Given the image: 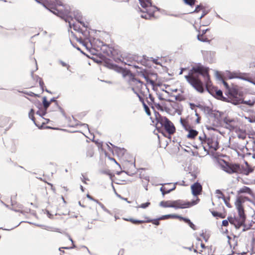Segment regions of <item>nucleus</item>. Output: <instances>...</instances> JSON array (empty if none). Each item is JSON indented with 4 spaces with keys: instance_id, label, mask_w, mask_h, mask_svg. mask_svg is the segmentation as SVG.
<instances>
[{
    "instance_id": "obj_1",
    "label": "nucleus",
    "mask_w": 255,
    "mask_h": 255,
    "mask_svg": "<svg viewBox=\"0 0 255 255\" xmlns=\"http://www.w3.org/2000/svg\"><path fill=\"white\" fill-rule=\"evenodd\" d=\"M200 75L204 78V82L208 91L214 96L218 88L212 85L209 74L208 68L202 66L193 67L189 72L185 78L188 82L198 92L203 93L204 91V84L199 78Z\"/></svg>"
},
{
    "instance_id": "obj_2",
    "label": "nucleus",
    "mask_w": 255,
    "mask_h": 255,
    "mask_svg": "<svg viewBox=\"0 0 255 255\" xmlns=\"http://www.w3.org/2000/svg\"><path fill=\"white\" fill-rule=\"evenodd\" d=\"M146 113L150 121V125L155 126L158 131L164 129L169 136L175 132V127L173 124L166 117L161 116L159 113Z\"/></svg>"
},
{
    "instance_id": "obj_3",
    "label": "nucleus",
    "mask_w": 255,
    "mask_h": 255,
    "mask_svg": "<svg viewBox=\"0 0 255 255\" xmlns=\"http://www.w3.org/2000/svg\"><path fill=\"white\" fill-rule=\"evenodd\" d=\"M199 201V199L197 198L196 200H193L190 202H185L181 200L174 201H162L160 202L159 205L164 208H173L177 209H184L189 208L192 206L195 205Z\"/></svg>"
},
{
    "instance_id": "obj_4",
    "label": "nucleus",
    "mask_w": 255,
    "mask_h": 255,
    "mask_svg": "<svg viewBox=\"0 0 255 255\" xmlns=\"http://www.w3.org/2000/svg\"><path fill=\"white\" fill-rule=\"evenodd\" d=\"M149 100L147 101L148 105L154 111L158 110L169 112L171 110L170 108L173 107V105L175 104L171 101L162 99L160 100L159 102L156 103L150 95H149Z\"/></svg>"
},
{
    "instance_id": "obj_5",
    "label": "nucleus",
    "mask_w": 255,
    "mask_h": 255,
    "mask_svg": "<svg viewBox=\"0 0 255 255\" xmlns=\"http://www.w3.org/2000/svg\"><path fill=\"white\" fill-rule=\"evenodd\" d=\"M140 4L144 9L142 17L145 19L154 17V13L158 11V8L151 3V0H139Z\"/></svg>"
},
{
    "instance_id": "obj_6",
    "label": "nucleus",
    "mask_w": 255,
    "mask_h": 255,
    "mask_svg": "<svg viewBox=\"0 0 255 255\" xmlns=\"http://www.w3.org/2000/svg\"><path fill=\"white\" fill-rule=\"evenodd\" d=\"M45 114L46 113H29V117L37 127L41 128L48 122V120L44 117Z\"/></svg>"
},
{
    "instance_id": "obj_7",
    "label": "nucleus",
    "mask_w": 255,
    "mask_h": 255,
    "mask_svg": "<svg viewBox=\"0 0 255 255\" xmlns=\"http://www.w3.org/2000/svg\"><path fill=\"white\" fill-rule=\"evenodd\" d=\"M49 2L53 6L51 8L53 10H51L54 14L57 15L62 18H64V12L62 8H59V7H63L62 2L59 0H45V3Z\"/></svg>"
},
{
    "instance_id": "obj_8",
    "label": "nucleus",
    "mask_w": 255,
    "mask_h": 255,
    "mask_svg": "<svg viewBox=\"0 0 255 255\" xmlns=\"http://www.w3.org/2000/svg\"><path fill=\"white\" fill-rule=\"evenodd\" d=\"M223 113H207V116L209 120L212 122L213 126H218L221 125L223 121L224 122V118H222Z\"/></svg>"
},
{
    "instance_id": "obj_9",
    "label": "nucleus",
    "mask_w": 255,
    "mask_h": 255,
    "mask_svg": "<svg viewBox=\"0 0 255 255\" xmlns=\"http://www.w3.org/2000/svg\"><path fill=\"white\" fill-rule=\"evenodd\" d=\"M244 202V200L241 197H239L237 198L236 202L235 205L237 209L239 219V220H241L245 222L246 221V215L244 212V207L242 205L243 203Z\"/></svg>"
},
{
    "instance_id": "obj_10",
    "label": "nucleus",
    "mask_w": 255,
    "mask_h": 255,
    "mask_svg": "<svg viewBox=\"0 0 255 255\" xmlns=\"http://www.w3.org/2000/svg\"><path fill=\"white\" fill-rule=\"evenodd\" d=\"M229 100L230 102L234 105H238L243 103V100L240 95H239L236 90H231L229 93Z\"/></svg>"
},
{
    "instance_id": "obj_11",
    "label": "nucleus",
    "mask_w": 255,
    "mask_h": 255,
    "mask_svg": "<svg viewBox=\"0 0 255 255\" xmlns=\"http://www.w3.org/2000/svg\"><path fill=\"white\" fill-rule=\"evenodd\" d=\"M191 189L192 194L194 196H197L201 194L202 186L199 182H196L191 186Z\"/></svg>"
},
{
    "instance_id": "obj_12",
    "label": "nucleus",
    "mask_w": 255,
    "mask_h": 255,
    "mask_svg": "<svg viewBox=\"0 0 255 255\" xmlns=\"http://www.w3.org/2000/svg\"><path fill=\"white\" fill-rule=\"evenodd\" d=\"M209 29L203 30L201 33H199L197 36L198 39L202 42H210L212 37L208 34L207 32H209Z\"/></svg>"
},
{
    "instance_id": "obj_13",
    "label": "nucleus",
    "mask_w": 255,
    "mask_h": 255,
    "mask_svg": "<svg viewBox=\"0 0 255 255\" xmlns=\"http://www.w3.org/2000/svg\"><path fill=\"white\" fill-rule=\"evenodd\" d=\"M190 121L191 120H190V117L189 115H188L186 118H181L180 119V123L181 125L184 128L185 130L187 131L191 128V127L189 124Z\"/></svg>"
},
{
    "instance_id": "obj_14",
    "label": "nucleus",
    "mask_w": 255,
    "mask_h": 255,
    "mask_svg": "<svg viewBox=\"0 0 255 255\" xmlns=\"http://www.w3.org/2000/svg\"><path fill=\"white\" fill-rule=\"evenodd\" d=\"M200 11H203V13L201 15L200 18H202L204 15H205L207 13H208V11L206 10L205 9V7L203 5H202V4H200V5H197L196 7V8H195V9L194 10V12H198Z\"/></svg>"
},
{
    "instance_id": "obj_15",
    "label": "nucleus",
    "mask_w": 255,
    "mask_h": 255,
    "mask_svg": "<svg viewBox=\"0 0 255 255\" xmlns=\"http://www.w3.org/2000/svg\"><path fill=\"white\" fill-rule=\"evenodd\" d=\"M213 96L219 100H221L224 101H227V98L223 97L222 91L218 89L215 93V94Z\"/></svg>"
},
{
    "instance_id": "obj_16",
    "label": "nucleus",
    "mask_w": 255,
    "mask_h": 255,
    "mask_svg": "<svg viewBox=\"0 0 255 255\" xmlns=\"http://www.w3.org/2000/svg\"><path fill=\"white\" fill-rule=\"evenodd\" d=\"M177 184V182H176L175 183L174 186L173 187V188L169 189H167L165 187H161L160 189V190L161 192L162 195L164 196L165 195V194H168V193H170V192L174 190L176 188L175 185Z\"/></svg>"
},
{
    "instance_id": "obj_17",
    "label": "nucleus",
    "mask_w": 255,
    "mask_h": 255,
    "mask_svg": "<svg viewBox=\"0 0 255 255\" xmlns=\"http://www.w3.org/2000/svg\"><path fill=\"white\" fill-rule=\"evenodd\" d=\"M188 134L187 135V137L188 138L194 139L198 134V132L195 130L193 129L192 128L189 130Z\"/></svg>"
},
{
    "instance_id": "obj_18",
    "label": "nucleus",
    "mask_w": 255,
    "mask_h": 255,
    "mask_svg": "<svg viewBox=\"0 0 255 255\" xmlns=\"http://www.w3.org/2000/svg\"><path fill=\"white\" fill-rule=\"evenodd\" d=\"M52 102H56V100L54 99H51L50 101H48L45 97H43L42 98V103L43 108L45 110H46L49 107V105L51 104Z\"/></svg>"
},
{
    "instance_id": "obj_19",
    "label": "nucleus",
    "mask_w": 255,
    "mask_h": 255,
    "mask_svg": "<svg viewBox=\"0 0 255 255\" xmlns=\"http://www.w3.org/2000/svg\"><path fill=\"white\" fill-rule=\"evenodd\" d=\"M224 121H227L228 123H231L233 125L237 126V129L238 128V120L236 119H231L229 117H225L224 118Z\"/></svg>"
},
{
    "instance_id": "obj_20",
    "label": "nucleus",
    "mask_w": 255,
    "mask_h": 255,
    "mask_svg": "<svg viewBox=\"0 0 255 255\" xmlns=\"http://www.w3.org/2000/svg\"><path fill=\"white\" fill-rule=\"evenodd\" d=\"M110 144L114 147V148L115 149L116 152H117L118 154H121L122 155H123L126 150L124 148H121L118 146H116L113 144H112L110 142Z\"/></svg>"
},
{
    "instance_id": "obj_21",
    "label": "nucleus",
    "mask_w": 255,
    "mask_h": 255,
    "mask_svg": "<svg viewBox=\"0 0 255 255\" xmlns=\"http://www.w3.org/2000/svg\"><path fill=\"white\" fill-rule=\"evenodd\" d=\"M65 236L67 237L68 241H69V242L71 243V245H72V246L65 247V250L71 249L76 248V246L74 244L73 241L72 239V238L70 237V236L68 234H67L65 233Z\"/></svg>"
},
{
    "instance_id": "obj_22",
    "label": "nucleus",
    "mask_w": 255,
    "mask_h": 255,
    "mask_svg": "<svg viewBox=\"0 0 255 255\" xmlns=\"http://www.w3.org/2000/svg\"><path fill=\"white\" fill-rule=\"evenodd\" d=\"M239 193H247L249 194H252V191L250 188L247 186H244L243 188H241L240 190L238 191Z\"/></svg>"
},
{
    "instance_id": "obj_23",
    "label": "nucleus",
    "mask_w": 255,
    "mask_h": 255,
    "mask_svg": "<svg viewBox=\"0 0 255 255\" xmlns=\"http://www.w3.org/2000/svg\"><path fill=\"white\" fill-rule=\"evenodd\" d=\"M163 220V219H160V217L157 219H148L145 222L146 223H152L153 224L158 226L160 224L159 220Z\"/></svg>"
},
{
    "instance_id": "obj_24",
    "label": "nucleus",
    "mask_w": 255,
    "mask_h": 255,
    "mask_svg": "<svg viewBox=\"0 0 255 255\" xmlns=\"http://www.w3.org/2000/svg\"><path fill=\"white\" fill-rule=\"evenodd\" d=\"M224 122L226 124V126L225 128L227 129H229L230 131H233L234 130H237V126L233 125L231 123H228L227 121H224Z\"/></svg>"
},
{
    "instance_id": "obj_25",
    "label": "nucleus",
    "mask_w": 255,
    "mask_h": 255,
    "mask_svg": "<svg viewBox=\"0 0 255 255\" xmlns=\"http://www.w3.org/2000/svg\"><path fill=\"white\" fill-rule=\"evenodd\" d=\"M190 117V120L192 121V119L194 118H196V120H195V122L197 123V124H199L200 123V117L198 114V113H195L194 114H193V113L191 114V115H189Z\"/></svg>"
},
{
    "instance_id": "obj_26",
    "label": "nucleus",
    "mask_w": 255,
    "mask_h": 255,
    "mask_svg": "<svg viewBox=\"0 0 255 255\" xmlns=\"http://www.w3.org/2000/svg\"><path fill=\"white\" fill-rule=\"evenodd\" d=\"M210 149H213L215 151H216L219 148V142L217 140L215 139L213 141L212 144L209 148Z\"/></svg>"
},
{
    "instance_id": "obj_27",
    "label": "nucleus",
    "mask_w": 255,
    "mask_h": 255,
    "mask_svg": "<svg viewBox=\"0 0 255 255\" xmlns=\"http://www.w3.org/2000/svg\"><path fill=\"white\" fill-rule=\"evenodd\" d=\"M215 138H214L206 137L204 144H207L209 148H210Z\"/></svg>"
},
{
    "instance_id": "obj_28",
    "label": "nucleus",
    "mask_w": 255,
    "mask_h": 255,
    "mask_svg": "<svg viewBox=\"0 0 255 255\" xmlns=\"http://www.w3.org/2000/svg\"><path fill=\"white\" fill-rule=\"evenodd\" d=\"M234 226L236 229H239L241 226L246 227L245 222L241 220H238Z\"/></svg>"
},
{
    "instance_id": "obj_29",
    "label": "nucleus",
    "mask_w": 255,
    "mask_h": 255,
    "mask_svg": "<svg viewBox=\"0 0 255 255\" xmlns=\"http://www.w3.org/2000/svg\"><path fill=\"white\" fill-rule=\"evenodd\" d=\"M221 198L223 200L224 203L225 204L227 207H228V208H231L232 207L229 203L230 197L225 198V196H223L221 197ZM218 198H220V197H219Z\"/></svg>"
},
{
    "instance_id": "obj_30",
    "label": "nucleus",
    "mask_w": 255,
    "mask_h": 255,
    "mask_svg": "<svg viewBox=\"0 0 255 255\" xmlns=\"http://www.w3.org/2000/svg\"><path fill=\"white\" fill-rule=\"evenodd\" d=\"M224 170H225V171H226V172H227L229 174L234 173L236 172V170L235 167H231L230 166H228L227 168L226 169H224Z\"/></svg>"
},
{
    "instance_id": "obj_31",
    "label": "nucleus",
    "mask_w": 255,
    "mask_h": 255,
    "mask_svg": "<svg viewBox=\"0 0 255 255\" xmlns=\"http://www.w3.org/2000/svg\"><path fill=\"white\" fill-rule=\"evenodd\" d=\"M65 21L66 22H68L69 23V26L70 27V28H71L72 27L73 28V29L75 30H77V27H76V25L74 24V23H72L71 21H69V18L68 16H67L66 17H65Z\"/></svg>"
},
{
    "instance_id": "obj_32",
    "label": "nucleus",
    "mask_w": 255,
    "mask_h": 255,
    "mask_svg": "<svg viewBox=\"0 0 255 255\" xmlns=\"http://www.w3.org/2000/svg\"><path fill=\"white\" fill-rule=\"evenodd\" d=\"M190 107L192 110H195V112L197 110L196 108H198L200 110H203V107L202 106L199 105H195L193 104H190Z\"/></svg>"
},
{
    "instance_id": "obj_33",
    "label": "nucleus",
    "mask_w": 255,
    "mask_h": 255,
    "mask_svg": "<svg viewBox=\"0 0 255 255\" xmlns=\"http://www.w3.org/2000/svg\"><path fill=\"white\" fill-rule=\"evenodd\" d=\"M176 216L175 214H168L162 215L160 217V219H163V220L167 219L168 218H175Z\"/></svg>"
},
{
    "instance_id": "obj_34",
    "label": "nucleus",
    "mask_w": 255,
    "mask_h": 255,
    "mask_svg": "<svg viewBox=\"0 0 255 255\" xmlns=\"http://www.w3.org/2000/svg\"><path fill=\"white\" fill-rule=\"evenodd\" d=\"M127 220L129 221L133 224H140V223H144L145 222L143 220H135V219H133L132 218H130L129 219H127Z\"/></svg>"
},
{
    "instance_id": "obj_35",
    "label": "nucleus",
    "mask_w": 255,
    "mask_h": 255,
    "mask_svg": "<svg viewBox=\"0 0 255 255\" xmlns=\"http://www.w3.org/2000/svg\"><path fill=\"white\" fill-rule=\"evenodd\" d=\"M185 3L189 5L190 6H193L195 4L196 0H183Z\"/></svg>"
},
{
    "instance_id": "obj_36",
    "label": "nucleus",
    "mask_w": 255,
    "mask_h": 255,
    "mask_svg": "<svg viewBox=\"0 0 255 255\" xmlns=\"http://www.w3.org/2000/svg\"><path fill=\"white\" fill-rule=\"evenodd\" d=\"M246 164H247V165L248 166L247 168L245 170V174L246 175H248L250 173H251L253 172V169L252 168V167H250L249 166V164L248 163L246 162Z\"/></svg>"
},
{
    "instance_id": "obj_37",
    "label": "nucleus",
    "mask_w": 255,
    "mask_h": 255,
    "mask_svg": "<svg viewBox=\"0 0 255 255\" xmlns=\"http://www.w3.org/2000/svg\"><path fill=\"white\" fill-rule=\"evenodd\" d=\"M145 78L147 84H149L152 86H154L155 85V82L153 80L150 79L148 76L145 77Z\"/></svg>"
},
{
    "instance_id": "obj_38",
    "label": "nucleus",
    "mask_w": 255,
    "mask_h": 255,
    "mask_svg": "<svg viewBox=\"0 0 255 255\" xmlns=\"http://www.w3.org/2000/svg\"><path fill=\"white\" fill-rule=\"evenodd\" d=\"M46 229L48 231H50L57 232H60V230H61L58 228H54V227H47V228H46Z\"/></svg>"
},
{
    "instance_id": "obj_39",
    "label": "nucleus",
    "mask_w": 255,
    "mask_h": 255,
    "mask_svg": "<svg viewBox=\"0 0 255 255\" xmlns=\"http://www.w3.org/2000/svg\"><path fill=\"white\" fill-rule=\"evenodd\" d=\"M206 137H207V136L206 135V134L204 133L203 134V136H200L199 137V139L200 140L202 144H204Z\"/></svg>"
},
{
    "instance_id": "obj_40",
    "label": "nucleus",
    "mask_w": 255,
    "mask_h": 255,
    "mask_svg": "<svg viewBox=\"0 0 255 255\" xmlns=\"http://www.w3.org/2000/svg\"><path fill=\"white\" fill-rule=\"evenodd\" d=\"M150 204V203L149 202H147L145 203H142L139 206V208H143V209H145L147 207H148Z\"/></svg>"
},
{
    "instance_id": "obj_41",
    "label": "nucleus",
    "mask_w": 255,
    "mask_h": 255,
    "mask_svg": "<svg viewBox=\"0 0 255 255\" xmlns=\"http://www.w3.org/2000/svg\"><path fill=\"white\" fill-rule=\"evenodd\" d=\"M188 225L193 230H196V228L195 225L191 221H190L189 222V223H188Z\"/></svg>"
},
{
    "instance_id": "obj_42",
    "label": "nucleus",
    "mask_w": 255,
    "mask_h": 255,
    "mask_svg": "<svg viewBox=\"0 0 255 255\" xmlns=\"http://www.w3.org/2000/svg\"><path fill=\"white\" fill-rule=\"evenodd\" d=\"M96 202L100 206V207L105 211H107L108 210L106 209V208L105 207V206L101 203V202H99L98 200H96Z\"/></svg>"
},
{
    "instance_id": "obj_43",
    "label": "nucleus",
    "mask_w": 255,
    "mask_h": 255,
    "mask_svg": "<svg viewBox=\"0 0 255 255\" xmlns=\"http://www.w3.org/2000/svg\"><path fill=\"white\" fill-rule=\"evenodd\" d=\"M81 179L82 181L85 184H87V182H86L87 180H88V181L89 180V179L88 178L85 177L83 174H82V176L81 177Z\"/></svg>"
},
{
    "instance_id": "obj_44",
    "label": "nucleus",
    "mask_w": 255,
    "mask_h": 255,
    "mask_svg": "<svg viewBox=\"0 0 255 255\" xmlns=\"http://www.w3.org/2000/svg\"><path fill=\"white\" fill-rule=\"evenodd\" d=\"M238 220H239L238 219H237L236 218H233V219L231 221V222L230 223L231 224L235 226L236 225V223L238 222Z\"/></svg>"
},
{
    "instance_id": "obj_45",
    "label": "nucleus",
    "mask_w": 255,
    "mask_h": 255,
    "mask_svg": "<svg viewBox=\"0 0 255 255\" xmlns=\"http://www.w3.org/2000/svg\"><path fill=\"white\" fill-rule=\"evenodd\" d=\"M229 225L228 220H224L222 221V225L224 227H227Z\"/></svg>"
},
{
    "instance_id": "obj_46",
    "label": "nucleus",
    "mask_w": 255,
    "mask_h": 255,
    "mask_svg": "<svg viewBox=\"0 0 255 255\" xmlns=\"http://www.w3.org/2000/svg\"><path fill=\"white\" fill-rule=\"evenodd\" d=\"M212 215L215 217H218L220 215V213L217 211H212L211 212Z\"/></svg>"
},
{
    "instance_id": "obj_47",
    "label": "nucleus",
    "mask_w": 255,
    "mask_h": 255,
    "mask_svg": "<svg viewBox=\"0 0 255 255\" xmlns=\"http://www.w3.org/2000/svg\"><path fill=\"white\" fill-rule=\"evenodd\" d=\"M94 152L92 150H89L87 152V156L89 157H92L93 155Z\"/></svg>"
},
{
    "instance_id": "obj_48",
    "label": "nucleus",
    "mask_w": 255,
    "mask_h": 255,
    "mask_svg": "<svg viewBox=\"0 0 255 255\" xmlns=\"http://www.w3.org/2000/svg\"><path fill=\"white\" fill-rule=\"evenodd\" d=\"M215 193L216 194L221 195L222 196V197L224 196V195L223 193H222V192L220 190H219V189L216 190V191H215Z\"/></svg>"
},
{
    "instance_id": "obj_49",
    "label": "nucleus",
    "mask_w": 255,
    "mask_h": 255,
    "mask_svg": "<svg viewBox=\"0 0 255 255\" xmlns=\"http://www.w3.org/2000/svg\"><path fill=\"white\" fill-rule=\"evenodd\" d=\"M143 105L144 106V109H145V111L146 112H150V110H149V109L148 107V106H147L146 104H145L144 103H143Z\"/></svg>"
},
{
    "instance_id": "obj_50",
    "label": "nucleus",
    "mask_w": 255,
    "mask_h": 255,
    "mask_svg": "<svg viewBox=\"0 0 255 255\" xmlns=\"http://www.w3.org/2000/svg\"><path fill=\"white\" fill-rule=\"evenodd\" d=\"M36 2L42 4L43 5H45V0H35Z\"/></svg>"
},
{
    "instance_id": "obj_51",
    "label": "nucleus",
    "mask_w": 255,
    "mask_h": 255,
    "mask_svg": "<svg viewBox=\"0 0 255 255\" xmlns=\"http://www.w3.org/2000/svg\"><path fill=\"white\" fill-rule=\"evenodd\" d=\"M238 138L242 139H244L246 138V136L245 135L242 134H239L238 135Z\"/></svg>"
},
{
    "instance_id": "obj_52",
    "label": "nucleus",
    "mask_w": 255,
    "mask_h": 255,
    "mask_svg": "<svg viewBox=\"0 0 255 255\" xmlns=\"http://www.w3.org/2000/svg\"><path fill=\"white\" fill-rule=\"evenodd\" d=\"M182 220L187 224H188L189 223V222L190 221V220L189 219L185 218V217H183Z\"/></svg>"
},
{
    "instance_id": "obj_53",
    "label": "nucleus",
    "mask_w": 255,
    "mask_h": 255,
    "mask_svg": "<svg viewBox=\"0 0 255 255\" xmlns=\"http://www.w3.org/2000/svg\"><path fill=\"white\" fill-rule=\"evenodd\" d=\"M39 85L40 86L42 87L44 85V82L43 81H42V79L41 78H39Z\"/></svg>"
},
{
    "instance_id": "obj_54",
    "label": "nucleus",
    "mask_w": 255,
    "mask_h": 255,
    "mask_svg": "<svg viewBox=\"0 0 255 255\" xmlns=\"http://www.w3.org/2000/svg\"><path fill=\"white\" fill-rule=\"evenodd\" d=\"M87 197L89 199H90V200H93V201H95L96 202V200L95 199H94L91 196H90L89 194H87Z\"/></svg>"
},
{
    "instance_id": "obj_55",
    "label": "nucleus",
    "mask_w": 255,
    "mask_h": 255,
    "mask_svg": "<svg viewBox=\"0 0 255 255\" xmlns=\"http://www.w3.org/2000/svg\"><path fill=\"white\" fill-rule=\"evenodd\" d=\"M175 218L179 219L180 220H182L183 218V217H182V216L178 215H176V216H175Z\"/></svg>"
},
{
    "instance_id": "obj_56",
    "label": "nucleus",
    "mask_w": 255,
    "mask_h": 255,
    "mask_svg": "<svg viewBox=\"0 0 255 255\" xmlns=\"http://www.w3.org/2000/svg\"><path fill=\"white\" fill-rule=\"evenodd\" d=\"M82 126H83L84 127L87 128H88V130L90 131V129H89V126H88V124H83L82 125Z\"/></svg>"
},
{
    "instance_id": "obj_57",
    "label": "nucleus",
    "mask_w": 255,
    "mask_h": 255,
    "mask_svg": "<svg viewBox=\"0 0 255 255\" xmlns=\"http://www.w3.org/2000/svg\"><path fill=\"white\" fill-rule=\"evenodd\" d=\"M76 40L77 41H79L80 43H83V41L82 40V39L81 38H78L77 37H76Z\"/></svg>"
},
{
    "instance_id": "obj_58",
    "label": "nucleus",
    "mask_w": 255,
    "mask_h": 255,
    "mask_svg": "<svg viewBox=\"0 0 255 255\" xmlns=\"http://www.w3.org/2000/svg\"><path fill=\"white\" fill-rule=\"evenodd\" d=\"M246 119H248L249 120V121L250 123H254L255 122V120H253L252 119H251L250 118H247L246 117Z\"/></svg>"
},
{
    "instance_id": "obj_59",
    "label": "nucleus",
    "mask_w": 255,
    "mask_h": 255,
    "mask_svg": "<svg viewBox=\"0 0 255 255\" xmlns=\"http://www.w3.org/2000/svg\"><path fill=\"white\" fill-rule=\"evenodd\" d=\"M223 84H224V85L227 88H229V85L228 84V83L225 82V81H223Z\"/></svg>"
},
{
    "instance_id": "obj_60",
    "label": "nucleus",
    "mask_w": 255,
    "mask_h": 255,
    "mask_svg": "<svg viewBox=\"0 0 255 255\" xmlns=\"http://www.w3.org/2000/svg\"><path fill=\"white\" fill-rule=\"evenodd\" d=\"M233 219L231 216H229L226 220H228V222H230Z\"/></svg>"
},
{
    "instance_id": "obj_61",
    "label": "nucleus",
    "mask_w": 255,
    "mask_h": 255,
    "mask_svg": "<svg viewBox=\"0 0 255 255\" xmlns=\"http://www.w3.org/2000/svg\"><path fill=\"white\" fill-rule=\"evenodd\" d=\"M65 67H66L67 69L70 71H72V70L70 69V66L69 65H67L66 64H65Z\"/></svg>"
},
{
    "instance_id": "obj_62",
    "label": "nucleus",
    "mask_w": 255,
    "mask_h": 255,
    "mask_svg": "<svg viewBox=\"0 0 255 255\" xmlns=\"http://www.w3.org/2000/svg\"><path fill=\"white\" fill-rule=\"evenodd\" d=\"M105 173L108 174L110 176L111 179L112 178V177L113 176V175L112 174H111L110 173H109L108 172H105Z\"/></svg>"
},
{
    "instance_id": "obj_63",
    "label": "nucleus",
    "mask_w": 255,
    "mask_h": 255,
    "mask_svg": "<svg viewBox=\"0 0 255 255\" xmlns=\"http://www.w3.org/2000/svg\"><path fill=\"white\" fill-rule=\"evenodd\" d=\"M218 217H220L221 218H224L225 216L223 215L222 214L220 213V215L218 216Z\"/></svg>"
},
{
    "instance_id": "obj_64",
    "label": "nucleus",
    "mask_w": 255,
    "mask_h": 255,
    "mask_svg": "<svg viewBox=\"0 0 255 255\" xmlns=\"http://www.w3.org/2000/svg\"><path fill=\"white\" fill-rule=\"evenodd\" d=\"M201 247L202 249H205V248H206V246H205V245L204 244L202 243V244H201Z\"/></svg>"
}]
</instances>
